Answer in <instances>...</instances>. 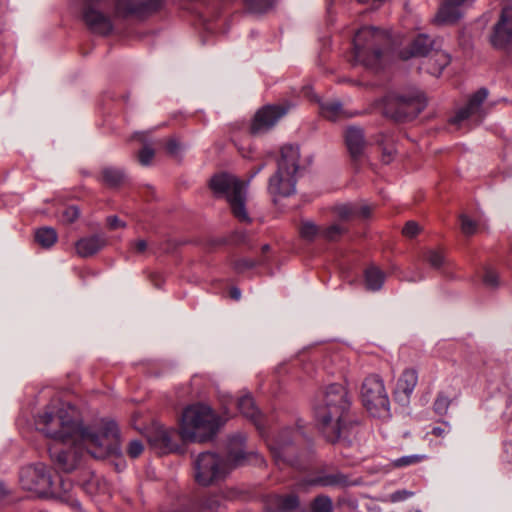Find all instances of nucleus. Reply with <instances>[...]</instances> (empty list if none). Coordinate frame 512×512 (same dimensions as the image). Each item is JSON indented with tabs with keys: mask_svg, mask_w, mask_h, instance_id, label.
<instances>
[{
	"mask_svg": "<svg viewBox=\"0 0 512 512\" xmlns=\"http://www.w3.org/2000/svg\"><path fill=\"white\" fill-rule=\"evenodd\" d=\"M107 224L111 229H118V228H124L125 223L122 222L118 217L116 216H110L107 218Z\"/></svg>",
	"mask_w": 512,
	"mask_h": 512,
	"instance_id": "obj_51",
	"label": "nucleus"
},
{
	"mask_svg": "<svg viewBox=\"0 0 512 512\" xmlns=\"http://www.w3.org/2000/svg\"><path fill=\"white\" fill-rule=\"evenodd\" d=\"M265 509L268 512H291L299 506L296 495H270L265 499Z\"/></svg>",
	"mask_w": 512,
	"mask_h": 512,
	"instance_id": "obj_19",
	"label": "nucleus"
},
{
	"mask_svg": "<svg viewBox=\"0 0 512 512\" xmlns=\"http://www.w3.org/2000/svg\"><path fill=\"white\" fill-rule=\"evenodd\" d=\"M144 451V445L139 440H132L129 442L126 452L128 456L132 459L139 457Z\"/></svg>",
	"mask_w": 512,
	"mask_h": 512,
	"instance_id": "obj_39",
	"label": "nucleus"
},
{
	"mask_svg": "<svg viewBox=\"0 0 512 512\" xmlns=\"http://www.w3.org/2000/svg\"><path fill=\"white\" fill-rule=\"evenodd\" d=\"M420 231V227L419 225L414 222V221H409L405 224V226L403 227V234L406 236V237H414L415 235L418 234V232Z\"/></svg>",
	"mask_w": 512,
	"mask_h": 512,
	"instance_id": "obj_45",
	"label": "nucleus"
},
{
	"mask_svg": "<svg viewBox=\"0 0 512 512\" xmlns=\"http://www.w3.org/2000/svg\"><path fill=\"white\" fill-rule=\"evenodd\" d=\"M310 507L313 512H332L333 502L329 496L319 495L314 498Z\"/></svg>",
	"mask_w": 512,
	"mask_h": 512,
	"instance_id": "obj_33",
	"label": "nucleus"
},
{
	"mask_svg": "<svg viewBox=\"0 0 512 512\" xmlns=\"http://www.w3.org/2000/svg\"><path fill=\"white\" fill-rule=\"evenodd\" d=\"M107 243L103 235H92L78 240L75 244L76 253L80 257H90L100 251Z\"/></svg>",
	"mask_w": 512,
	"mask_h": 512,
	"instance_id": "obj_22",
	"label": "nucleus"
},
{
	"mask_svg": "<svg viewBox=\"0 0 512 512\" xmlns=\"http://www.w3.org/2000/svg\"><path fill=\"white\" fill-rule=\"evenodd\" d=\"M345 232V228L339 224H332L329 227L325 228L321 232V236L329 241L337 240L343 233Z\"/></svg>",
	"mask_w": 512,
	"mask_h": 512,
	"instance_id": "obj_36",
	"label": "nucleus"
},
{
	"mask_svg": "<svg viewBox=\"0 0 512 512\" xmlns=\"http://www.w3.org/2000/svg\"><path fill=\"white\" fill-rule=\"evenodd\" d=\"M437 48V44L427 35H418L410 44V49L407 53H402L403 59L410 57H425L427 58L433 50Z\"/></svg>",
	"mask_w": 512,
	"mask_h": 512,
	"instance_id": "obj_20",
	"label": "nucleus"
},
{
	"mask_svg": "<svg viewBox=\"0 0 512 512\" xmlns=\"http://www.w3.org/2000/svg\"><path fill=\"white\" fill-rule=\"evenodd\" d=\"M322 230L312 221L303 220L299 226L301 238L307 241H313L317 236H321Z\"/></svg>",
	"mask_w": 512,
	"mask_h": 512,
	"instance_id": "obj_31",
	"label": "nucleus"
},
{
	"mask_svg": "<svg viewBox=\"0 0 512 512\" xmlns=\"http://www.w3.org/2000/svg\"><path fill=\"white\" fill-rule=\"evenodd\" d=\"M300 152L298 146L284 145L276 173L269 179L268 191L273 196L287 197L295 192Z\"/></svg>",
	"mask_w": 512,
	"mask_h": 512,
	"instance_id": "obj_5",
	"label": "nucleus"
},
{
	"mask_svg": "<svg viewBox=\"0 0 512 512\" xmlns=\"http://www.w3.org/2000/svg\"><path fill=\"white\" fill-rule=\"evenodd\" d=\"M36 242L44 248H49L57 241V233L51 227H43L35 233Z\"/></svg>",
	"mask_w": 512,
	"mask_h": 512,
	"instance_id": "obj_30",
	"label": "nucleus"
},
{
	"mask_svg": "<svg viewBox=\"0 0 512 512\" xmlns=\"http://www.w3.org/2000/svg\"><path fill=\"white\" fill-rule=\"evenodd\" d=\"M20 484L23 489L32 491L39 496L53 492V481L45 464L38 463L26 466L20 472Z\"/></svg>",
	"mask_w": 512,
	"mask_h": 512,
	"instance_id": "obj_9",
	"label": "nucleus"
},
{
	"mask_svg": "<svg viewBox=\"0 0 512 512\" xmlns=\"http://www.w3.org/2000/svg\"><path fill=\"white\" fill-rule=\"evenodd\" d=\"M449 432L448 423H444V426H436L432 429L431 433L436 437H444Z\"/></svg>",
	"mask_w": 512,
	"mask_h": 512,
	"instance_id": "obj_52",
	"label": "nucleus"
},
{
	"mask_svg": "<svg viewBox=\"0 0 512 512\" xmlns=\"http://www.w3.org/2000/svg\"><path fill=\"white\" fill-rule=\"evenodd\" d=\"M35 425L39 432L57 443H85L99 458L120 451L119 430L114 421H102L98 431H90L82 426L77 408L68 402L48 405L36 418Z\"/></svg>",
	"mask_w": 512,
	"mask_h": 512,
	"instance_id": "obj_1",
	"label": "nucleus"
},
{
	"mask_svg": "<svg viewBox=\"0 0 512 512\" xmlns=\"http://www.w3.org/2000/svg\"><path fill=\"white\" fill-rule=\"evenodd\" d=\"M473 0H444L435 16V22L440 25L456 23L463 16V9Z\"/></svg>",
	"mask_w": 512,
	"mask_h": 512,
	"instance_id": "obj_17",
	"label": "nucleus"
},
{
	"mask_svg": "<svg viewBox=\"0 0 512 512\" xmlns=\"http://www.w3.org/2000/svg\"><path fill=\"white\" fill-rule=\"evenodd\" d=\"M385 274L377 267L371 266L365 270L364 283L369 291H378L382 288Z\"/></svg>",
	"mask_w": 512,
	"mask_h": 512,
	"instance_id": "obj_27",
	"label": "nucleus"
},
{
	"mask_svg": "<svg viewBox=\"0 0 512 512\" xmlns=\"http://www.w3.org/2000/svg\"><path fill=\"white\" fill-rule=\"evenodd\" d=\"M79 209L76 206H69L62 212L61 221L67 224L73 223L79 217Z\"/></svg>",
	"mask_w": 512,
	"mask_h": 512,
	"instance_id": "obj_41",
	"label": "nucleus"
},
{
	"mask_svg": "<svg viewBox=\"0 0 512 512\" xmlns=\"http://www.w3.org/2000/svg\"><path fill=\"white\" fill-rule=\"evenodd\" d=\"M253 266L254 262L247 259H241L235 263V268L239 271H242L246 268H251Z\"/></svg>",
	"mask_w": 512,
	"mask_h": 512,
	"instance_id": "obj_54",
	"label": "nucleus"
},
{
	"mask_svg": "<svg viewBox=\"0 0 512 512\" xmlns=\"http://www.w3.org/2000/svg\"><path fill=\"white\" fill-rule=\"evenodd\" d=\"M418 380V377H417V372L416 370L414 369H406L400 379H399V382L400 384H416Z\"/></svg>",
	"mask_w": 512,
	"mask_h": 512,
	"instance_id": "obj_43",
	"label": "nucleus"
},
{
	"mask_svg": "<svg viewBox=\"0 0 512 512\" xmlns=\"http://www.w3.org/2000/svg\"><path fill=\"white\" fill-rule=\"evenodd\" d=\"M167 149L170 153L174 154L179 150V144L175 139H170L167 143Z\"/></svg>",
	"mask_w": 512,
	"mask_h": 512,
	"instance_id": "obj_55",
	"label": "nucleus"
},
{
	"mask_svg": "<svg viewBox=\"0 0 512 512\" xmlns=\"http://www.w3.org/2000/svg\"><path fill=\"white\" fill-rule=\"evenodd\" d=\"M512 38V7L503 8L500 19L494 27L491 42L495 47L506 46Z\"/></svg>",
	"mask_w": 512,
	"mask_h": 512,
	"instance_id": "obj_18",
	"label": "nucleus"
},
{
	"mask_svg": "<svg viewBox=\"0 0 512 512\" xmlns=\"http://www.w3.org/2000/svg\"><path fill=\"white\" fill-rule=\"evenodd\" d=\"M390 46L387 33L371 27L361 28L353 40V61L368 68L380 67Z\"/></svg>",
	"mask_w": 512,
	"mask_h": 512,
	"instance_id": "obj_4",
	"label": "nucleus"
},
{
	"mask_svg": "<svg viewBox=\"0 0 512 512\" xmlns=\"http://www.w3.org/2000/svg\"><path fill=\"white\" fill-rule=\"evenodd\" d=\"M147 246V242L143 239L136 240L133 243V249L139 254L144 253L147 249Z\"/></svg>",
	"mask_w": 512,
	"mask_h": 512,
	"instance_id": "obj_53",
	"label": "nucleus"
},
{
	"mask_svg": "<svg viewBox=\"0 0 512 512\" xmlns=\"http://www.w3.org/2000/svg\"><path fill=\"white\" fill-rule=\"evenodd\" d=\"M247 185L248 181L245 183L228 173L215 175L210 180V187L213 192L227 199L233 215L241 222L250 221L245 207Z\"/></svg>",
	"mask_w": 512,
	"mask_h": 512,
	"instance_id": "obj_6",
	"label": "nucleus"
},
{
	"mask_svg": "<svg viewBox=\"0 0 512 512\" xmlns=\"http://www.w3.org/2000/svg\"><path fill=\"white\" fill-rule=\"evenodd\" d=\"M349 483L348 478L341 473H333V474H323L315 476L311 479L305 481V485L307 486H321V487H330V486H347Z\"/></svg>",
	"mask_w": 512,
	"mask_h": 512,
	"instance_id": "obj_24",
	"label": "nucleus"
},
{
	"mask_svg": "<svg viewBox=\"0 0 512 512\" xmlns=\"http://www.w3.org/2000/svg\"><path fill=\"white\" fill-rule=\"evenodd\" d=\"M390 156H391V153H389V157H390ZM389 160H390V158H389V159H386V160H385V162H386V163H388V162H389Z\"/></svg>",
	"mask_w": 512,
	"mask_h": 512,
	"instance_id": "obj_63",
	"label": "nucleus"
},
{
	"mask_svg": "<svg viewBox=\"0 0 512 512\" xmlns=\"http://www.w3.org/2000/svg\"><path fill=\"white\" fill-rule=\"evenodd\" d=\"M404 392H405L407 395H409V394L412 392V388H411V387H409V386H406V388H405Z\"/></svg>",
	"mask_w": 512,
	"mask_h": 512,
	"instance_id": "obj_60",
	"label": "nucleus"
},
{
	"mask_svg": "<svg viewBox=\"0 0 512 512\" xmlns=\"http://www.w3.org/2000/svg\"><path fill=\"white\" fill-rule=\"evenodd\" d=\"M426 107V99L419 91L400 94L387 101L385 113L397 121L412 119Z\"/></svg>",
	"mask_w": 512,
	"mask_h": 512,
	"instance_id": "obj_8",
	"label": "nucleus"
},
{
	"mask_svg": "<svg viewBox=\"0 0 512 512\" xmlns=\"http://www.w3.org/2000/svg\"><path fill=\"white\" fill-rule=\"evenodd\" d=\"M229 458L234 463V465L237 466V465H242L243 463H245L247 461L248 455L246 453H244L242 450H240L238 452L231 451L229 453Z\"/></svg>",
	"mask_w": 512,
	"mask_h": 512,
	"instance_id": "obj_47",
	"label": "nucleus"
},
{
	"mask_svg": "<svg viewBox=\"0 0 512 512\" xmlns=\"http://www.w3.org/2000/svg\"><path fill=\"white\" fill-rule=\"evenodd\" d=\"M412 494H413L412 492H409L407 490H399L390 495V500L392 502L403 501V500L409 498L410 496H412Z\"/></svg>",
	"mask_w": 512,
	"mask_h": 512,
	"instance_id": "obj_49",
	"label": "nucleus"
},
{
	"mask_svg": "<svg viewBox=\"0 0 512 512\" xmlns=\"http://www.w3.org/2000/svg\"><path fill=\"white\" fill-rule=\"evenodd\" d=\"M361 402L371 417L381 421L391 418L389 396L384 386H362Z\"/></svg>",
	"mask_w": 512,
	"mask_h": 512,
	"instance_id": "obj_10",
	"label": "nucleus"
},
{
	"mask_svg": "<svg viewBox=\"0 0 512 512\" xmlns=\"http://www.w3.org/2000/svg\"><path fill=\"white\" fill-rule=\"evenodd\" d=\"M320 113L324 118L330 121H337L352 116L347 113L339 101L335 100L320 103Z\"/></svg>",
	"mask_w": 512,
	"mask_h": 512,
	"instance_id": "obj_25",
	"label": "nucleus"
},
{
	"mask_svg": "<svg viewBox=\"0 0 512 512\" xmlns=\"http://www.w3.org/2000/svg\"><path fill=\"white\" fill-rule=\"evenodd\" d=\"M350 400L345 386H327L316 406V417L329 441H336L356 420L350 414Z\"/></svg>",
	"mask_w": 512,
	"mask_h": 512,
	"instance_id": "obj_2",
	"label": "nucleus"
},
{
	"mask_svg": "<svg viewBox=\"0 0 512 512\" xmlns=\"http://www.w3.org/2000/svg\"><path fill=\"white\" fill-rule=\"evenodd\" d=\"M412 512H422V511H421V510H419V509H416V510H414V511H412Z\"/></svg>",
	"mask_w": 512,
	"mask_h": 512,
	"instance_id": "obj_64",
	"label": "nucleus"
},
{
	"mask_svg": "<svg viewBox=\"0 0 512 512\" xmlns=\"http://www.w3.org/2000/svg\"><path fill=\"white\" fill-rule=\"evenodd\" d=\"M335 212L339 219L349 220L356 217L357 205L354 204H341L335 207Z\"/></svg>",
	"mask_w": 512,
	"mask_h": 512,
	"instance_id": "obj_34",
	"label": "nucleus"
},
{
	"mask_svg": "<svg viewBox=\"0 0 512 512\" xmlns=\"http://www.w3.org/2000/svg\"><path fill=\"white\" fill-rule=\"evenodd\" d=\"M248 8L256 13L266 11L271 5L272 0H244Z\"/></svg>",
	"mask_w": 512,
	"mask_h": 512,
	"instance_id": "obj_37",
	"label": "nucleus"
},
{
	"mask_svg": "<svg viewBox=\"0 0 512 512\" xmlns=\"http://www.w3.org/2000/svg\"><path fill=\"white\" fill-rule=\"evenodd\" d=\"M229 471L228 463L212 452L201 453L195 460V479L203 486L224 479Z\"/></svg>",
	"mask_w": 512,
	"mask_h": 512,
	"instance_id": "obj_7",
	"label": "nucleus"
},
{
	"mask_svg": "<svg viewBox=\"0 0 512 512\" xmlns=\"http://www.w3.org/2000/svg\"><path fill=\"white\" fill-rule=\"evenodd\" d=\"M450 405V400L447 396L439 394L434 403V410L439 415L446 414Z\"/></svg>",
	"mask_w": 512,
	"mask_h": 512,
	"instance_id": "obj_40",
	"label": "nucleus"
},
{
	"mask_svg": "<svg viewBox=\"0 0 512 512\" xmlns=\"http://www.w3.org/2000/svg\"><path fill=\"white\" fill-rule=\"evenodd\" d=\"M488 91L484 88L478 90L474 93L469 99L467 105L461 108L456 115L451 118V123L455 125H460L463 121L469 119L472 116H475L477 120H480L483 117L482 114V104L484 100L487 98Z\"/></svg>",
	"mask_w": 512,
	"mask_h": 512,
	"instance_id": "obj_16",
	"label": "nucleus"
},
{
	"mask_svg": "<svg viewBox=\"0 0 512 512\" xmlns=\"http://www.w3.org/2000/svg\"><path fill=\"white\" fill-rule=\"evenodd\" d=\"M371 213H372L371 206H369V205L358 206L357 205L356 217L368 218V217H370Z\"/></svg>",
	"mask_w": 512,
	"mask_h": 512,
	"instance_id": "obj_50",
	"label": "nucleus"
},
{
	"mask_svg": "<svg viewBox=\"0 0 512 512\" xmlns=\"http://www.w3.org/2000/svg\"><path fill=\"white\" fill-rule=\"evenodd\" d=\"M370 380L372 382H374L375 384H379V383L383 382V380L378 375H373Z\"/></svg>",
	"mask_w": 512,
	"mask_h": 512,
	"instance_id": "obj_58",
	"label": "nucleus"
},
{
	"mask_svg": "<svg viewBox=\"0 0 512 512\" xmlns=\"http://www.w3.org/2000/svg\"><path fill=\"white\" fill-rule=\"evenodd\" d=\"M287 112L282 106L268 105L260 109L251 124V133L262 134L271 129Z\"/></svg>",
	"mask_w": 512,
	"mask_h": 512,
	"instance_id": "obj_14",
	"label": "nucleus"
},
{
	"mask_svg": "<svg viewBox=\"0 0 512 512\" xmlns=\"http://www.w3.org/2000/svg\"><path fill=\"white\" fill-rule=\"evenodd\" d=\"M223 423L209 405L194 403L183 410L178 433L185 442L202 443L212 439Z\"/></svg>",
	"mask_w": 512,
	"mask_h": 512,
	"instance_id": "obj_3",
	"label": "nucleus"
},
{
	"mask_svg": "<svg viewBox=\"0 0 512 512\" xmlns=\"http://www.w3.org/2000/svg\"><path fill=\"white\" fill-rule=\"evenodd\" d=\"M174 430L168 429L160 424H153L147 431L146 437L150 446L158 453H169L177 448L172 442Z\"/></svg>",
	"mask_w": 512,
	"mask_h": 512,
	"instance_id": "obj_15",
	"label": "nucleus"
},
{
	"mask_svg": "<svg viewBox=\"0 0 512 512\" xmlns=\"http://www.w3.org/2000/svg\"><path fill=\"white\" fill-rule=\"evenodd\" d=\"M484 283L490 287H496L498 285V275L495 271L487 269L484 274Z\"/></svg>",
	"mask_w": 512,
	"mask_h": 512,
	"instance_id": "obj_46",
	"label": "nucleus"
},
{
	"mask_svg": "<svg viewBox=\"0 0 512 512\" xmlns=\"http://www.w3.org/2000/svg\"><path fill=\"white\" fill-rule=\"evenodd\" d=\"M424 259L433 268H440L444 264V255L439 250L430 249L425 252Z\"/></svg>",
	"mask_w": 512,
	"mask_h": 512,
	"instance_id": "obj_35",
	"label": "nucleus"
},
{
	"mask_svg": "<svg viewBox=\"0 0 512 512\" xmlns=\"http://www.w3.org/2000/svg\"><path fill=\"white\" fill-rule=\"evenodd\" d=\"M233 441L241 445L245 441V437L243 435H237L233 438Z\"/></svg>",
	"mask_w": 512,
	"mask_h": 512,
	"instance_id": "obj_57",
	"label": "nucleus"
},
{
	"mask_svg": "<svg viewBox=\"0 0 512 512\" xmlns=\"http://www.w3.org/2000/svg\"><path fill=\"white\" fill-rule=\"evenodd\" d=\"M230 296L234 300H239L241 297V291L238 288L233 287L230 289Z\"/></svg>",
	"mask_w": 512,
	"mask_h": 512,
	"instance_id": "obj_56",
	"label": "nucleus"
},
{
	"mask_svg": "<svg viewBox=\"0 0 512 512\" xmlns=\"http://www.w3.org/2000/svg\"><path fill=\"white\" fill-rule=\"evenodd\" d=\"M451 61L450 55L439 49L438 47L425 59L423 65L426 71L433 75L439 76L442 71L449 65Z\"/></svg>",
	"mask_w": 512,
	"mask_h": 512,
	"instance_id": "obj_21",
	"label": "nucleus"
},
{
	"mask_svg": "<svg viewBox=\"0 0 512 512\" xmlns=\"http://www.w3.org/2000/svg\"><path fill=\"white\" fill-rule=\"evenodd\" d=\"M125 173L117 168H105L103 170V179L110 186H117L124 182Z\"/></svg>",
	"mask_w": 512,
	"mask_h": 512,
	"instance_id": "obj_32",
	"label": "nucleus"
},
{
	"mask_svg": "<svg viewBox=\"0 0 512 512\" xmlns=\"http://www.w3.org/2000/svg\"><path fill=\"white\" fill-rule=\"evenodd\" d=\"M164 0H114L115 17H145L158 11Z\"/></svg>",
	"mask_w": 512,
	"mask_h": 512,
	"instance_id": "obj_12",
	"label": "nucleus"
},
{
	"mask_svg": "<svg viewBox=\"0 0 512 512\" xmlns=\"http://www.w3.org/2000/svg\"><path fill=\"white\" fill-rule=\"evenodd\" d=\"M347 148L353 157L363 154L366 148V140L362 129L358 127H349L345 134Z\"/></svg>",
	"mask_w": 512,
	"mask_h": 512,
	"instance_id": "obj_23",
	"label": "nucleus"
},
{
	"mask_svg": "<svg viewBox=\"0 0 512 512\" xmlns=\"http://www.w3.org/2000/svg\"><path fill=\"white\" fill-rule=\"evenodd\" d=\"M271 452L277 462L293 464L291 456L294 454V448L286 442L276 441L271 445Z\"/></svg>",
	"mask_w": 512,
	"mask_h": 512,
	"instance_id": "obj_28",
	"label": "nucleus"
},
{
	"mask_svg": "<svg viewBox=\"0 0 512 512\" xmlns=\"http://www.w3.org/2000/svg\"><path fill=\"white\" fill-rule=\"evenodd\" d=\"M424 458H425V456H423V455L404 456V457H401V458L395 460L394 463L396 466L402 467V466H408L411 464L418 463V462L422 461Z\"/></svg>",
	"mask_w": 512,
	"mask_h": 512,
	"instance_id": "obj_42",
	"label": "nucleus"
},
{
	"mask_svg": "<svg viewBox=\"0 0 512 512\" xmlns=\"http://www.w3.org/2000/svg\"><path fill=\"white\" fill-rule=\"evenodd\" d=\"M502 461L512 465V440L504 443Z\"/></svg>",
	"mask_w": 512,
	"mask_h": 512,
	"instance_id": "obj_48",
	"label": "nucleus"
},
{
	"mask_svg": "<svg viewBox=\"0 0 512 512\" xmlns=\"http://www.w3.org/2000/svg\"><path fill=\"white\" fill-rule=\"evenodd\" d=\"M221 501L216 495H209L196 499L192 503V509L198 512H216L221 507Z\"/></svg>",
	"mask_w": 512,
	"mask_h": 512,
	"instance_id": "obj_29",
	"label": "nucleus"
},
{
	"mask_svg": "<svg viewBox=\"0 0 512 512\" xmlns=\"http://www.w3.org/2000/svg\"><path fill=\"white\" fill-rule=\"evenodd\" d=\"M237 406L240 412L247 418L251 419L258 429L260 425V412L255 406L254 400L251 396L245 395L238 399Z\"/></svg>",
	"mask_w": 512,
	"mask_h": 512,
	"instance_id": "obj_26",
	"label": "nucleus"
},
{
	"mask_svg": "<svg viewBox=\"0 0 512 512\" xmlns=\"http://www.w3.org/2000/svg\"><path fill=\"white\" fill-rule=\"evenodd\" d=\"M154 157V150L145 146L138 155L139 162L142 165H149Z\"/></svg>",
	"mask_w": 512,
	"mask_h": 512,
	"instance_id": "obj_44",
	"label": "nucleus"
},
{
	"mask_svg": "<svg viewBox=\"0 0 512 512\" xmlns=\"http://www.w3.org/2000/svg\"><path fill=\"white\" fill-rule=\"evenodd\" d=\"M68 449L51 447L49 449L51 458L57 465L58 469L64 472H70L74 470L82 456L83 448L87 450L93 457L97 458L91 451L90 448L83 442H77L76 444H68Z\"/></svg>",
	"mask_w": 512,
	"mask_h": 512,
	"instance_id": "obj_13",
	"label": "nucleus"
},
{
	"mask_svg": "<svg viewBox=\"0 0 512 512\" xmlns=\"http://www.w3.org/2000/svg\"><path fill=\"white\" fill-rule=\"evenodd\" d=\"M110 5L111 0H82V18L93 32L104 35L111 32V19L103 12Z\"/></svg>",
	"mask_w": 512,
	"mask_h": 512,
	"instance_id": "obj_11",
	"label": "nucleus"
},
{
	"mask_svg": "<svg viewBox=\"0 0 512 512\" xmlns=\"http://www.w3.org/2000/svg\"><path fill=\"white\" fill-rule=\"evenodd\" d=\"M460 220L461 230L465 235L470 236L477 231V223L470 219L469 217H467L466 215H461Z\"/></svg>",
	"mask_w": 512,
	"mask_h": 512,
	"instance_id": "obj_38",
	"label": "nucleus"
},
{
	"mask_svg": "<svg viewBox=\"0 0 512 512\" xmlns=\"http://www.w3.org/2000/svg\"><path fill=\"white\" fill-rule=\"evenodd\" d=\"M262 250L263 252H267L270 250V246L268 244H265L263 247H262Z\"/></svg>",
	"mask_w": 512,
	"mask_h": 512,
	"instance_id": "obj_61",
	"label": "nucleus"
},
{
	"mask_svg": "<svg viewBox=\"0 0 512 512\" xmlns=\"http://www.w3.org/2000/svg\"><path fill=\"white\" fill-rule=\"evenodd\" d=\"M263 169V165L259 166L253 174L250 176V179L253 178L256 174H258Z\"/></svg>",
	"mask_w": 512,
	"mask_h": 512,
	"instance_id": "obj_59",
	"label": "nucleus"
},
{
	"mask_svg": "<svg viewBox=\"0 0 512 512\" xmlns=\"http://www.w3.org/2000/svg\"><path fill=\"white\" fill-rule=\"evenodd\" d=\"M3 493H4L3 486L0 484V497L3 495Z\"/></svg>",
	"mask_w": 512,
	"mask_h": 512,
	"instance_id": "obj_62",
	"label": "nucleus"
}]
</instances>
